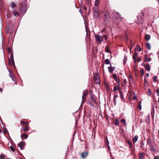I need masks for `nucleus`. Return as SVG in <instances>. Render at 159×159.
I'll list each match as a JSON object with an SVG mask.
<instances>
[{
  "mask_svg": "<svg viewBox=\"0 0 159 159\" xmlns=\"http://www.w3.org/2000/svg\"><path fill=\"white\" fill-rule=\"evenodd\" d=\"M103 16V19L104 23H108L110 19V13L109 11L107 10H104L101 12Z\"/></svg>",
  "mask_w": 159,
  "mask_h": 159,
  "instance_id": "f257e3e1",
  "label": "nucleus"
},
{
  "mask_svg": "<svg viewBox=\"0 0 159 159\" xmlns=\"http://www.w3.org/2000/svg\"><path fill=\"white\" fill-rule=\"evenodd\" d=\"M95 38L96 41L100 43L102 42L105 40L106 41L107 39V37L105 34H103L102 35H95Z\"/></svg>",
  "mask_w": 159,
  "mask_h": 159,
  "instance_id": "f03ea898",
  "label": "nucleus"
},
{
  "mask_svg": "<svg viewBox=\"0 0 159 159\" xmlns=\"http://www.w3.org/2000/svg\"><path fill=\"white\" fill-rule=\"evenodd\" d=\"M148 143L149 146L150 150L154 153L157 152L158 151L157 150V147L152 144L151 140H149L148 141Z\"/></svg>",
  "mask_w": 159,
  "mask_h": 159,
  "instance_id": "7ed1b4c3",
  "label": "nucleus"
},
{
  "mask_svg": "<svg viewBox=\"0 0 159 159\" xmlns=\"http://www.w3.org/2000/svg\"><path fill=\"white\" fill-rule=\"evenodd\" d=\"M93 17L96 18H98L99 17V11L98 8L93 7Z\"/></svg>",
  "mask_w": 159,
  "mask_h": 159,
  "instance_id": "20e7f679",
  "label": "nucleus"
},
{
  "mask_svg": "<svg viewBox=\"0 0 159 159\" xmlns=\"http://www.w3.org/2000/svg\"><path fill=\"white\" fill-rule=\"evenodd\" d=\"M94 79L95 82L97 84H98L99 82V78L98 73H96L94 74Z\"/></svg>",
  "mask_w": 159,
  "mask_h": 159,
  "instance_id": "39448f33",
  "label": "nucleus"
},
{
  "mask_svg": "<svg viewBox=\"0 0 159 159\" xmlns=\"http://www.w3.org/2000/svg\"><path fill=\"white\" fill-rule=\"evenodd\" d=\"M115 18L117 20V21H120L121 20L120 15L118 13H116L115 15Z\"/></svg>",
  "mask_w": 159,
  "mask_h": 159,
  "instance_id": "423d86ee",
  "label": "nucleus"
},
{
  "mask_svg": "<svg viewBox=\"0 0 159 159\" xmlns=\"http://www.w3.org/2000/svg\"><path fill=\"white\" fill-rule=\"evenodd\" d=\"M88 94V91L86 90H84L83 93V95L82 96V99L83 100L85 99L86 96Z\"/></svg>",
  "mask_w": 159,
  "mask_h": 159,
  "instance_id": "0eeeda50",
  "label": "nucleus"
},
{
  "mask_svg": "<svg viewBox=\"0 0 159 159\" xmlns=\"http://www.w3.org/2000/svg\"><path fill=\"white\" fill-rule=\"evenodd\" d=\"M137 19L138 21L136 22L138 24H142L143 21V19L141 17L138 16Z\"/></svg>",
  "mask_w": 159,
  "mask_h": 159,
  "instance_id": "6e6552de",
  "label": "nucleus"
},
{
  "mask_svg": "<svg viewBox=\"0 0 159 159\" xmlns=\"http://www.w3.org/2000/svg\"><path fill=\"white\" fill-rule=\"evenodd\" d=\"M145 59L144 60L145 61L148 62L151 60V58L150 57L148 58V55L147 54H146L144 55Z\"/></svg>",
  "mask_w": 159,
  "mask_h": 159,
  "instance_id": "1a4fd4ad",
  "label": "nucleus"
},
{
  "mask_svg": "<svg viewBox=\"0 0 159 159\" xmlns=\"http://www.w3.org/2000/svg\"><path fill=\"white\" fill-rule=\"evenodd\" d=\"M25 145V143L24 142H21L19 144V146L20 147L21 149H23V147Z\"/></svg>",
  "mask_w": 159,
  "mask_h": 159,
  "instance_id": "9d476101",
  "label": "nucleus"
},
{
  "mask_svg": "<svg viewBox=\"0 0 159 159\" xmlns=\"http://www.w3.org/2000/svg\"><path fill=\"white\" fill-rule=\"evenodd\" d=\"M120 97L121 100L123 101H125V99L124 97V94L120 90Z\"/></svg>",
  "mask_w": 159,
  "mask_h": 159,
  "instance_id": "9b49d317",
  "label": "nucleus"
},
{
  "mask_svg": "<svg viewBox=\"0 0 159 159\" xmlns=\"http://www.w3.org/2000/svg\"><path fill=\"white\" fill-rule=\"evenodd\" d=\"M115 69V68L114 67H113L110 66L108 67V69L110 73H112L114 71Z\"/></svg>",
  "mask_w": 159,
  "mask_h": 159,
  "instance_id": "f8f14e48",
  "label": "nucleus"
},
{
  "mask_svg": "<svg viewBox=\"0 0 159 159\" xmlns=\"http://www.w3.org/2000/svg\"><path fill=\"white\" fill-rule=\"evenodd\" d=\"M7 69L8 71L9 72V76L13 80H14V76L13 74L11 72L10 70L9 69Z\"/></svg>",
  "mask_w": 159,
  "mask_h": 159,
  "instance_id": "ddd939ff",
  "label": "nucleus"
},
{
  "mask_svg": "<svg viewBox=\"0 0 159 159\" xmlns=\"http://www.w3.org/2000/svg\"><path fill=\"white\" fill-rule=\"evenodd\" d=\"M12 60L11 61V59H9L8 60L9 64L11 66L12 65V64H14L15 65L14 59L13 57L12 58Z\"/></svg>",
  "mask_w": 159,
  "mask_h": 159,
  "instance_id": "4468645a",
  "label": "nucleus"
},
{
  "mask_svg": "<svg viewBox=\"0 0 159 159\" xmlns=\"http://www.w3.org/2000/svg\"><path fill=\"white\" fill-rule=\"evenodd\" d=\"M150 35L148 34H146L145 36V39L147 41L149 40L150 39Z\"/></svg>",
  "mask_w": 159,
  "mask_h": 159,
  "instance_id": "2eb2a0df",
  "label": "nucleus"
},
{
  "mask_svg": "<svg viewBox=\"0 0 159 159\" xmlns=\"http://www.w3.org/2000/svg\"><path fill=\"white\" fill-rule=\"evenodd\" d=\"M88 155V152H83L81 154V156L82 157L85 158Z\"/></svg>",
  "mask_w": 159,
  "mask_h": 159,
  "instance_id": "dca6fc26",
  "label": "nucleus"
},
{
  "mask_svg": "<svg viewBox=\"0 0 159 159\" xmlns=\"http://www.w3.org/2000/svg\"><path fill=\"white\" fill-rule=\"evenodd\" d=\"M113 78H114V79L117 82L118 84H119V82L118 81L116 75L115 74H114L113 75Z\"/></svg>",
  "mask_w": 159,
  "mask_h": 159,
  "instance_id": "f3484780",
  "label": "nucleus"
},
{
  "mask_svg": "<svg viewBox=\"0 0 159 159\" xmlns=\"http://www.w3.org/2000/svg\"><path fill=\"white\" fill-rule=\"evenodd\" d=\"M106 52H107L108 53H110L111 54V50L108 49V46H107L106 47Z\"/></svg>",
  "mask_w": 159,
  "mask_h": 159,
  "instance_id": "a211bd4d",
  "label": "nucleus"
},
{
  "mask_svg": "<svg viewBox=\"0 0 159 159\" xmlns=\"http://www.w3.org/2000/svg\"><path fill=\"white\" fill-rule=\"evenodd\" d=\"M138 139V136L137 135L135 136L133 138V142L134 143H135L137 141Z\"/></svg>",
  "mask_w": 159,
  "mask_h": 159,
  "instance_id": "6ab92c4d",
  "label": "nucleus"
},
{
  "mask_svg": "<svg viewBox=\"0 0 159 159\" xmlns=\"http://www.w3.org/2000/svg\"><path fill=\"white\" fill-rule=\"evenodd\" d=\"M146 47L149 50H150L151 48V46L150 44L148 43H146Z\"/></svg>",
  "mask_w": 159,
  "mask_h": 159,
  "instance_id": "aec40b11",
  "label": "nucleus"
},
{
  "mask_svg": "<svg viewBox=\"0 0 159 159\" xmlns=\"http://www.w3.org/2000/svg\"><path fill=\"white\" fill-rule=\"evenodd\" d=\"M145 69L147 70L148 71H150V66H149V64H148V65H146L145 66Z\"/></svg>",
  "mask_w": 159,
  "mask_h": 159,
  "instance_id": "412c9836",
  "label": "nucleus"
},
{
  "mask_svg": "<svg viewBox=\"0 0 159 159\" xmlns=\"http://www.w3.org/2000/svg\"><path fill=\"white\" fill-rule=\"evenodd\" d=\"M100 2V0H95L94 5L96 7H98Z\"/></svg>",
  "mask_w": 159,
  "mask_h": 159,
  "instance_id": "4be33fe9",
  "label": "nucleus"
},
{
  "mask_svg": "<svg viewBox=\"0 0 159 159\" xmlns=\"http://www.w3.org/2000/svg\"><path fill=\"white\" fill-rule=\"evenodd\" d=\"M13 14L15 16H17L19 15V13L16 11H14L13 12Z\"/></svg>",
  "mask_w": 159,
  "mask_h": 159,
  "instance_id": "5701e85b",
  "label": "nucleus"
},
{
  "mask_svg": "<svg viewBox=\"0 0 159 159\" xmlns=\"http://www.w3.org/2000/svg\"><path fill=\"white\" fill-rule=\"evenodd\" d=\"M137 55V54L136 52H135L133 56V59L135 61H136V58Z\"/></svg>",
  "mask_w": 159,
  "mask_h": 159,
  "instance_id": "b1692460",
  "label": "nucleus"
},
{
  "mask_svg": "<svg viewBox=\"0 0 159 159\" xmlns=\"http://www.w3.org/2000/svg\"><path fill=\"white\" fill-rule=\"evenodd\" d=\"M139 157L140 159H142L144 157V154L143 153H141L139 155Z\"/></svg>",
  "mask_w": 159,
  "mask_h": 159,
  "instance_id": "393cba45",
  "label": "nucleus"
},
{
  "mask_svg": "<svg viewBox=\"0 0 159 159\" xmlns=\"http://www.w3.org/2000/svg\"><path fill=\"white\" fill-rule=\"evenodd\" d=\"M21 138H24L25 139H27L28 137V135L26 134H22L21 135Z\"/></svg>",
  "mask_w": 159,
  "mask_h": 159,
  "instance_id": "a878e982",
  "label": "nucleus"
},
{
  "mask_svg": "<svg viewBox=\"0 0 159 159\" xmlns=\"http://www.w3.org/2000/svg\"><path fill=\"white\" fill-rule=\"evenodd\" d=\"M137 49L138 52H140L141 51L142 49L140 46L139 45H137Z\"/></svg>",
  "mask_w": 159,
  "mask_h": 159,
  "instance_id": "bb28decb",
  "label": "nucleus"
},
{
  "mask_svg": "<svg viewBox=\"0 0 159 159\" xmlns=\"http://www.w3.org/2000/svg\"><path fill=\"white\" fill-rule=\"evenodd\" d=\"M105 62L106 64H110V61L108 59H106L105 61Z\"/></svg>",
  "mask_w": 159,
  "mask_h": 159,
  "instance_id": "cd10ccee",
  "label": "nucleus"
},
{
  "mask_svg": "<svg viewBox=\"0 0 159 159\" xmlns=\"http://www.w3.org/2000/svg\"><path fill=\"white\" fill-rule=\"evenodd\" d=\"M29 129V126H25V128H23V131H27Z\"/></svg>",
  "mask_w": 159,
  "mask_h": 159,
  "instance_id": "c85d7f7f",
  "label": "nucleus"
},
{
  "mask_svg": "<svg viewBox=\"0 0 159 159\" xmlns=\"http://www.w3.org/2000/svg\"><path fill=\"white\" fill-rule=\"evenodd\" d=\"M157 77L156 76H154L153 77V80L154 82H156L157 81Z\"/></svg>",
  "mask_w": 159,
  "mask_h": 159,
  "instance_id": "c756f323",
  "label": "nucleus"
},
{
  "mask_svg": "<svg viewBox=\"0 0 159 159\" xmlns=\"http://www.w3.org/2000/svg\"><path fill=\"white\" fill-rule=\"evenodd\" d=\"M152 111L151 112V115L152 116H154V108L153 107L152 108Z\"/></svg>",
  "mask_w": 159,
  "mask_h": 159,
  "instance_id": "7c9ffc66",
  "label": "nucleus"
},
{
  "mask_svg": "<svg viewBox=\"0 0 159 159\" xmlns=\"http://www.w3.org/2000/svg\"><path fill=\"white\" fill-rule=\"evenodd\" d=\"M115 124L116 125H117L119 124V120L118 119H116Z\"/></svg>",
  "mask_w": 159,
  "mask_h": 159,
  "instance_id": "2f4dec72",
  "label": "nucleus"
},
{
  "mask_svg": "<svg viewBox=\"0 0 159 159\" xmlns=\"http://www.w3.org/2000/svg\"><path fill=\"white\" fill-rule=\"evenodd\" d=\"M5 156L4 154H2L0 155V159H4Z\"/></svg>",
  "mask_w": 159,
  "mask_h": 159,
  "instance_id": "473e14b6",
  "label": "nucleus"
},
{
  "mask_svg": "<svg viewBox=\"0 0 159 159\" xmlns=\"http://www.w3.org/2000/svg\"><path fill=\"white\" fill-rule=\"evenodd\" d=\"M148 95L150 96L151 94V90L150 89H148Z\"/></svg>",
  "mask_w": 159,
  "mask_h": 159,
  "instance_id": "72a5a7b5",
  "label": "nucleus"
},
{
  "mask_svg": "<svg viewBox=\"0 0 159 159\" xmlns=\"http://www.w3.org/2000/svg\"><path fill=\"white\" fill-rule=\"evenodd\" d=\"M121 122L122 123L123 125H125V121L124 119H122L121 120Z\"/></svg>",
  "mask_w": 159,
  "mask_h": 159,
  "instance_id": "f704fd0d",
  "label": "nucleus"
},
{
  "mask_svg": "<svg viewBox=\"0 0 159 159\" xmlns=\"http://www.w3.org/2000/svg\"><path fill=\"white\" fill-rule=\"evenodd\" d=\"M10 148L12 152H14L15 151V149H14V147L12 146H11L10 147Z\"/></svg>",
  "mask_w": 159,
  "mask_h": 159,
  "instance_id": "c9c22d12",
  "label": "nucleus"
},
{
  "mask_svg": "<svg viewBox=\"0 0 159 159\" xmlns=\"http://www.w3.org/2000/svg\"><path fill=\"white\" fill-rule=\"evenodd\" d=\"M140 103L141 102L140 101L138 103V107L140 110H141L142 108V106L140 104Z\"/></svg>",
  "mask_w": 159,
  "mask_h": 159,
  "instance_id": "e433bc0d",
  "label": "nucleus"
},
{
  "mask_svg": "<svg viewBox=\"0 0 159 159\" xmlns=\"http://www.w3.org/2000/svg\"><path fill=\"white\" fill-rule=\"evenodd\" d=\"M21 123L23 124V125H27L28 123L27 122H25V121H24L23 120H22L21 121Z\"/></svg>",
  "mask_w": 159,
  "mask_h": 159,
  "instance_id": "4c0bfd02",
  "label": "nucleus"
},
{
  "mask_svg": "<svg viewBox=\"0 0 159 159\" xmlns=\"http://www.w3.org/2000/svg\"><path fill=\"white\" fill-rule=\"evenodd\" d=\"M155 92L157 93V96H159V89H157Z\"/></svg>",
  "mask_w": 159,
  "mask_h": 159,
  "instance_id": "58836bf2",
  "label": "nucleus"
},
{
  "mask_svg": "<svg viewBox=\"0 0 159 159\" xmlns=\"http://www.w3.org/2000/svg\"><path fill=\"white\" fill-rule=\"evenodd\" d=\"M128 143L130 147L129 148H130L131 147L132 144L131 142L130 141H128L127 142Z\"/></svg>",
  "mask_w": 159,
  "mask_h": 159,
  "instance_id": "ea45409f",
  "label": "nucleus"
},
{
  "mask_svg": "<svg viewBox=\"0 0 159 159\" xmlns=\"http://www.w3.org/2000/svg\"><path fill=\"white\" fill-rule=\"evenodd\" d=\"M118 89V88L117 86H115L113 89V91L114 92H115Z\"/></svg>",
  "mask_w": 159,
  "mask_h": 159,
  "instance_id": "a19ab883",
  "label": "nucleus"
},
{
  "mask_svg": "<svg viewBox=\"0 0 159 159\" xmlns=\"http://www.w3.org/2000/svg\"><path fill=\"white\" fill-rule=\"evenodd\" d=\"M11 6L13 7H15L16 5V4L14 3H12L11 4Z\"/></svg>",
  "mask_w": 159,
  "mask_h": 159,
  "instance_id": "79ce46f5",
  "label": "nucleus"
},
{
  "mask_svg": "<svg viewBox=\"0 0 159 159\" xmlns=\"http://www.w3.org/2000/svg\"><path fill=\"white\" fill-rule=\"evenodd\" d=\"M144 83L145 84H148V82L146 80L145 77V78H144ZM145 85V84L144 85Z\"/></svg>",
  "mask_w": 159,
  "mask_h": 159,
  "instance_id": "37998d69",
  "label": "nucleus"
},
{
  "mask_svg": "<svg viewBox=\"0 0 159 159\" xmlns=\"http://www.w3.org/2000/svg\"><path fill=\"white\" fill-rule=\"evenodd\" d=\"M154 159H159V156H156L154 157Z\"/></svg>",
  "mask_w": 159,
  "mask_h": 159,
  "instance_id": "c03bdc74",
  "label": "nucleus"
},
{
  "mask_svg": "<svg viewBox=\"0 0 159 159\" xmlns=\"http://www.w3.org/2000/svg\"><path fill=\"white\" fill-rule=\"evenodd\" d=\"M142 75H144L143 71V70H140Z\"/></svg>",
  "mask_w": 159,
  "mask_h": 159,
  "instance_id": "a18cd8bd",
  "label": "nucleus"
},
{
  "mask_svg": "<svg viewBox=\"0 0 159 159\" xmlns=\"http://www.w3.org/2000/svg\"><path fill=\"white\" fill-rule=\"evenodd\" d=\"M118 97L117 95H115L114 96V98H116Z\"/></svg>",
  "mask_w": 159,
  "mask_h": 159,
  "instance_id": "49530a36",
  "label": "nucleus"
},
{
  "mask_svg": "<svg viewBox=\"0 0 159 159\" xmlns=\"http://www.w3.org/2000/svg\"><path fill=\"white\" fill-rule=\"evenodd\" d=\"M113 101L114 102V103L115 104V105H116V98H113Z\"/></svg>",
  "mask_w": 159,
  "mask_h": 159,
  "instance_id": "de8ad7c7",
  "label": "nucleus"
},
{
  "mask_svg": "<svg viewBox=\"0 0 159 159\" xmlns=\"http://www.w3.org/2000/svg\"><path fill=\"white\" fill-rule=\"evenodd\" d=\"M125 59H126V57H125L124 60L123 61V63L124 64H125L126 62V61H125Z\"/></svg>",
  "mask_w": 159,
  "mask_h": 159,
  "instance_id": "09e8293b",
  "label": "nucleus"
},
{
  "mask_svg": "<svg viewBox=\"0 0 159 159\" xmlns=\"http://www.w3.org/2000/svg\"><path fill=\"white\" fill-rule=\"evenodd\" d=\"M141 58H139L138 59H137V61H139V62H140L141 61Z\"/></svg>",
  "mask_w": 159,
  "mask_h": 159,
  "instance_id": "8fccbe9b",
  "label": "nucleus"
},
{
  "mask_svg": "<svg viewBox=\"0 0 159 159\" xmlns=\"http://www.w3.org/2000/svg\"><path fill=\"white\" fill-rule=\"evenodd\" d=\"M141 146L140 147H142V145H144V144L142 142L141 143Z\"/></svg>",
  "mask_w": 159,
  "mask_h": 159,
  "instance_id": "3c124183",
  "label": "nucleus"
},
{
  "mask_svg": "<svg viewBox=\"0 0 159 159\" xmlns=\"http://www.w3.org/2000/svg\"><path fill=\"white\" fill-rule=\"evenodd\" d=\"M137 99V98L134 95V100H136Z\"/></svg>",
  "mask_w": 159,
  "mask_h": 159,
  "instance_id": "603ef678",
  "label": "nucleus"
},
{
  "mask_svg": "<svg viewBox=\"0 0 159 159\" xmlns=\"http://www.w3.org/2000/svg\"><path fill=\"white\" fill-rule=\"evenodd\" d=\"M149 75V73H147L146 74V76H147V77H148Z\"/></svg>",
  "mask_w": 159,
  "mask_h": 159,
  "instance_id": "864d4df0",
  "label": "nucleus"
},
{
  "mask_svg": "<svg viewBox=\"0 0 159 159\" xmlns=\"http://www.w3.org/2000/svg\"><path fill=\"white\" fill-rule=\"evenodd\" d=\"M4 133L5 134H6L7 133V131L6 130H4Z\"/></svg>",
  "mask_w": 159,
  "mask_h": 159,
  "instance_id": "5fc2aeb1",
  "label": "nucleus"
},
{
  "mask_svg": "<svg viewBox=\"0 0 159 159\" xmlns=\"http://www.w3.org/2000/svg\"><path fill=\"white\" fill-rule=\"evenodd\" d=\"M79 11L81 13V14H82V11H81V9H80V10H79Z\"/></svg>",
  "mask_w": 159,
  "mask_h": 159,
  "instance_id": "6e6d98bb",
  "label": "nucleus"
},
{
  "mask_svg": "<svg viewBox=\"0 0 159 159\" xmlns=\"http://www.w3.org/2000/svg\"><path fill=\"white\" fill-rule=\"evenodd\" d=\"M2 89H1V88H0V91H2Z\"/></svg>",
  "mask_w": 159,
  "mask_h": 159,
  "instance_id": "4d7b16f0",
  "label": "nucleus"
},
{
  "mask_svg": "<svg viewBox=\"0 0 159 159\" xmlns=\"http://www.w3.org/2000/svg\"><path fill=\"white\" fill-rule=\"evenodd\" d=\"M85 1L87 2H89V0H85Z\"/></svg>",
  "mask_w": 159,
  "mask_h": 159,
  "instance_id": "13d9d810",
  "label": "nucleus"
},
{
  "mask_svg": "<svg viewBox=\"0 0 159 159\" xmlns=\"http://www.w3.org/2000/svg\"><path fill=\"white\" fill-rule=\"evenodd\" d=\"M107 143H108V144H109V142L107 139Z\"/></svg>",
  "mask_w": 159,
  "mask_h": 159,
  "instance_id": "bf43d9fd",
  "label": "nucleus"
},
{
  "mask_svg": "<svg viewBox=\"0 0 159 159\" xmlns=\"http://www.w3.org/2000/svg\"><path fill=\"white\" fill-rule=\"evenodd\" d=\"M133 94L134 95H135V92H133Z\"/></svg>",
  "mask_w": 159,
  "mask_h": 159,
  "instance_id": "052dcab7",
  "label": "nucleus"
},
{
  "mask_svg": "<svg viewBox=\"0 0 159 159\" xmlns=\"http://www.w3.org/2000/svg\"><path fill=\"white\" fill-rule=\"evenodd\" d=\"M2 132V130H1V129H0V133H1Z\"/></svg>",
  "mask_w": 159,
  "mask_h": 159,
  "instance_id": "680f3d73",
  "label": "nucleus"
},
{
  "mask_svg": "<svg viewBox=\"0 0 159 159\" xmlns=\"http://www.w3.org/2000/svg\"><path fill=\"white\" fill-rule=\"evenodd\" d=\"M158 102H159V98L158 99Z\"/></svg>",
  "mask_w": 159,
  "mask_h": 159,
  "instance_id": "e2e57ef3",
  "label": "nucleus"
},
{
  "mask_svg": "<svg viewBox=\"0 0 159 159\" xmlns=\"http://www.w3.org/2000/svg\"><path fill=\"white\" fill-rule=\"evenodd\" d=\"M11 159V158H8V159Z\"/></svg>",
  "mask_w": 159,
  "mask_h": 159,
  "instance_id": "0e129e2a",
  "label": "nucleus"
},
{
  "mask_svg": "<svg viewBox=\"0 0 159 159\" xmlns=\"http://www.w3.org/2000/svg\"><path fill=\"white\" fill-rule=\"evenodd\" d=\"M158 133L159 134V130H158Z\"/></svg>",
  "mask_w": 159,
  "mask_h": 159,
  "instance_id": "69168bd1",
  "label": "nucleus"
},
{
  "mask_svg": "<svg viewBox=\"0 0 159 159\" xmlns=\"http://www.w3.org/2000/svg\"><path fill=\"white\" fill-rule=\"evenodd\" d=\"M157 1L159 2V0H157Z\"/></svg>",
  "mask_w": 159,
  "mask_h": 159,
  "instance_id": "338daca9",
  "label": "nucleus"
}]
</instances>
